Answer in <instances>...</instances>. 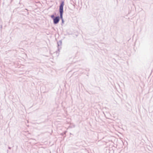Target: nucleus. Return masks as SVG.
<instances>
[{
  "instance_id": "1",
  "label": "nucleus",
  "mask_w": 153,
  "mask_h": 153,
  "mask_svg": "<svg viewBox=\"0 0 153 153\" xmlns=\"http://www.w3.org/2000/svg\"><path fill=\"white\" fill-rule=\"evenodd\" d=\"M64 5V2H62L59 7V12L60 16L61 19L62 18V14L63 12V7Z\"/></svg>"
},
{
  "instance_id": "2",
  "label": "nucleus",
  "mask_w": 153,
  "mask_h": 153,
  "mask_svg": "<svg viewBox=\"0 0 153 153\" xmlns=\"http://www.w3.org/2000/svg\"><path fill=\"white\" fill-rule=\"evenodd\" d=\"M59 20V17L58 16L56 17L53 19V22L55 24H57L58 23Z\"/></svg>"
},
{
  "instance_id": "3",
  "label": "nucleus",
  "mask_w": 153,
  "mask_h": 153,
  "mask_svg": "<svg viewBox=\"0 0 153 153\" xmlns=\"http://www.w3.org/2000/svg\"><path fill=\"white\" fill-rule=\"evenodd\" d=\"M51 17L52 18H54V16L53 15H51Z\"/></svg>"
}]
</instances>
